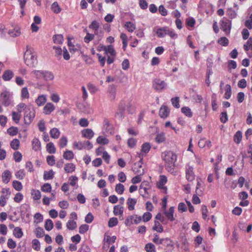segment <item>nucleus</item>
<instances>
[{
  "mask_svg": "<svg viewBox=\"0 0 252 252\" xmlns=\"http://www.w3.org/2000/svg\"><path fill=\"white\" fill-rule=\"evenodd\" d=\"M144 174V170L143 169V171L141 173H140L139 175H137V176H135L133 178H132L131 180V182L133 184H136L137 183H140L141 181V176L142 175Z\"/></svg>",
  "mask_w": 252,
  "mask_h": 252,
  "instance_id": "54",
  "label": "nucleus"
},
{
  "mask_svg": "<svg viewBox=\"0 0 252 252\" xmlns=\"http://www.w3.org/2000/svg\"><path fill=\"white\" fill-rule=\"evenodd\" d=\"M36 236L37 238H41L44 235V231L43 229L40 227H38L35 230Z\"/></svg>",
  "mask_w": 252,
  "mask_h": 252,
  "instance_id": "59",
  "label": "nucleus"
},
{
  "mask_svg": "<svg viewBox=\"0 0 252 252\" xmlns=\"http://www.w3.org/2000/svg\"><path fill=\"white\" fill-rule=\"evenodd\" d=\"M227 13L229 17L231 19L235 18L237 15V11L232 8H228L227 11Z\"/></svg>",
  "mask_w": 252,
  "mask_h": 252,
  "instance_id": "45",
  "label": "nucleus"
},
{
  "mask_svg": "<svg viewBox=\"0 0 252 252\" xmlns=\"http://www.w3.org/2000/svg\"><path fill=\"white\" fill-rule=\"evenodd\" d=\"M24 59L25 64L31 67H35L37 64V60L34 49L29 45L24 53Z\"/></svg>",
  "mask_w": 252,
  "mask_h": 252,
  "instance_id": "2",
  "label": "nucleus"
},
{
  "mask_svg": "<svg viewBox=\"0 0 252 252\" xmlns=\"http://www.w3.org/2000/svg\"><path fill=\"white\" fill-rule=\"evenodd\" d=\"M41 189L45 192H50L52 190V186L49 183H45L41 187Z\"/></svg>",
  "mask_w": 252,
  "mask_h": 252,
  "instance_id": "52",
  "label": "nucleus"
},
{
  "mask_svg": "<svg viewBox=\"0 0 252 252\" xmlns=\"http://www.w3.org/2000/svg\"><path fill=\"white\" fill-rule=\"evenodd\" d=\"M153 229L159 233H161L163 231L162 226L160 222L157 220L154 221V226L153 227Z\"/></svg>",
  "mask_w": 252,
  "mask_h": 252,
  "instance_id": "31",
  "label": "nucleus"
},
{
  "mask_svg": "<svg viewBox=\"0 0 252 252\" xmlns=\"http://www.w3.org/2000/svg\"><path fill=\"white\" fill-rule=\"evenodd\" d=\"M45 228L47 231H50L52 229L53 227V222L50 219L46 220L44 225Z\"/></svg>",
  "mask_w": 252,
  "mask_h": 252,
  "instance_id": "48",
  "label": "nucleus"
},
{
  "mask_svg": "<svg viewBox=\"0 0 252 252\" xmlns=\"http://www.w3.org/2000/svg\"><path fill=\"white\" fill-rule=\"evenodd\" d=\"M7 133L11 136H15L18 133V128L16 127L11 126L7 130Z\"/></svg>",
  "mask_w": 252,
  "mask_h": 252,
  "instance_id": "61",
  "label": "nucleus"
},
{
  "mask_svg": "<svg viewBox=\"0 0 252 252\" xmlns=\"http://www.w3.org/2000/svg\"><path fill=\"white\" fill-rule=\"evenodd\" d=\"M32 149L37 151L41 149V143L39 140L37 138H34L32 141Z\"/></svg>",
  "mask_w": 252,
  "mask_h": 252,
  "instance_id": "20",
  "label": "nucleus"
},
{
  "mask_svg": "<svg viewBox=\"0 0 252 252\" xmlns=\"http://www.w3.org/2000/svg\"><path fill=\"white\" fill-rule=\"evenodd\" d=\"M134 215L128 216L125 220V224L126 226H129L133 224Z\"/></svg>",
  "mask_w": 252,
  "mask_h": 252,
  "instance_id": "44",
  "label": "nucleus"
},
{
  "mask_svg": "<svg viewBox=\"0 0 252 252\" xmlns=\"http://www.w3.org/2000/svg\"><path fill=\"white\" fill-rule=\"evenodd\" d=\"M125 190L124 186L121 184H117L115 187V190L119 194H122Z\"/></svg>",
  "mask_w": 252,
  "mask_h": 252,
  "instance_id": "50",
  "label": "nucleus"
},
{
  "mask_svg": "<svg viewBox=\"0 0 252 252\" xmlns=\"http://www.w3.org/2000/svg\"><path fill=\"white\" fill-rule=\"evenodd\" d=\"M12 186L14 189L17 191H20L23 188L21 182L16 180L13 181Z\"/></svg>",
  "mask_w": 252,
  "mask_h": 252,
  "instance_id": "47",
  "label": "nucleus"
},
{
  "mask_svg": "<svg viewBox=\"0 0 252 252\" xmlns=\"http://www.w3.org/2000/svg\"><path fill=\"white\" fill-rule=\"evenodd\" d=\"M31 195L34 200H38L41 198V195L40 191L38 189H32L31 190Z\"/></svg>",
  "mask_w": 252,
  "mask_h": 252,
  "instance_id": "24",
  "label": "nucleus"
},
{
  "mask_svg": "<svg viewBox=\"0 0 252 252\" xmlns=\"http://www.w3.org/2000/svg\"><path fill=\"white\" fill-rule=\"evenodd\" d=\"M181 112L185 114V116L189 118L192 117L193 114L191 109L188 106H184L181 108Z\"/></svg>",
  "mask_w": 252,
  "mask_h": 252,
  "instance_id": "27",
  "label": "nucleus"
},
{
  "mask_svg": "<svg viewBox=\"0 0 252 252\" xmlns=\"http://www.w3.org/2000/svg\"><path fill=\"white\" fill-rule=\"evenodd\" d=\"M94 34L87 32L84 38V41L85 43H89L91 41L94 39Z\"/></svg>",
  "mask_w": 252,
  "mask_h": 252,
  "instance_id": "60",
  "label": "nucleus"
},
{
  "mask_svg": "<svg viewBox=\"0 0 252 252\" xmlns=\"http://www.w3.org/2000/svg\"><path fill=\"white\" fill-rule=\"evenodd\" d=\"M151 148V146L150 143L148 142H145L142 145L141 151L142 153H144L145 155H146L149 152Z\"/></svg>",
  "mask_w": 252,
  "mask_h": 252,
  "instance_id": "33",
  "label": "nucleus"
},
{
  "mask_svg": "<svg viewBox=\"0 0 252 252\" xmlns=\"http://www.w3.org/2000/svg\"><path fill=\"white\" fill-rule=\"evenodd\" d=\"M47 151L49 154H54L56 152V148L53 143L49 142L46 145Z\"/></svg>",
  "mask_w": 252,
  "mask_h": 252,
  "instance_id": "37",
  "label": "nucleus"
},
{
  "mask_svg": "<svg viewBox=\"0 0 252 252\" xmlns=\"http://www.w3.org/2000/svg\"><path fill=\"white\" fill-rule=\"evenodd\" d=\"M225 91L224 98L228 99L231 96V87L229 84H227L225 86Z\"/></svg>",
  "mask_w": 252,
  "mask_h": 252,
  "instance_id": "36",
  "label": "nucleus"
},
{
  "mask_svg": "<svg viewBox=\"0 0 252 252\" xmlns=\"http://www.w3.org/2000/svg\"><path fill=\"white\" fill-rule=\"evenodd\" d=\"M152 215L149 212H146L144 213L142 218V220L144 222H147L149 221L152 218Z\"/></svg>",
  "mask_w": 252,
  "mask_h": 252,
  "instance_id": "58",
  "label": "nucleus"
},
{
  "mask_svg": "<svg viewBox=\"0 0 252 252\" xmlns=\"http://www.w3.org/2000/svg\"><path fill=\"white\" fill-rule=\"evenodd\" d=\"M30 94L27 87H24L21 90V97L22 99H26L29 98Z\"/></svg>",
  "mask_w": 252,
  "mask_h": 252,
  "instance_id": "46",
  "label": "nucleus"
},
{
  "mask_svg": "<svg viewBox=\"0 0 252 252\" xmlns=\"http://www.w3.org/2000/svg\"><path fill=\"white\" fill-rule=\"evenodd\" d=\"M155 140L158 144L164 142L165 140V134L163 132L158 133L156 137Z\"/></svg>",
  "mask_w": 252,
  "mask_h": 252,
  "instance_id": "32",
  "label": "nucleus"
},
{
  "mask_svg": "<svg viewBox=\"0 0 252 252\" xmlns=\"http://www.w3.org/2000/svg\"><path fill=\"white\" fill-rule=\"evenodd\" d=\"M161 158L164 162L165 169L168 172L173 173L177 158L176 154L170 150L165 151L161 153Z\"/></svg>",
  "mask_w": 252,
  "mask_h": 252,
  "instance_id": "1",
  "label": "nucleus"
},
{
  "mask_svg": "<svg viewBox=\"0 0 252 252\" xmlns=\"http://www.w3.org/2000/svg\"><path fill=\"white\" fill-rule=\"evenodd\" d=\"M13 234L16 238H21L23 236V232L20 227H16L14 228Z\"/></svg>",
  "mask_w": 252,
  "mask_h": 252,
  "instance_id": "26",
  "label": "nucleus"
},
{
  "mask_svg": "<svg viewBox=\"0 0 252 252\" xmlns=\"http://www.w3.org/2000/svg\"><path fill=\"white\" fill-rule=\"evenodd\" d=\"M125 29L130 32H133L136 29L135 25L130 22H126L125 24Z\"/></svg>",
  "mask_w": 252,
  "mask_h": 252,
  "instance_id": "23",
  "label": "nucleus"
},
{
  "mask_svg": "<svg viewBox=\"0 0 252 252\" xmlns=\"http://www.w3.org/2000/svg\"><path fill=\"white\" fill-rule=\"evenodd\" d=\"M53 40L54 43L62 44L63 41V37L62 34H56L53 36Z\"/></svg>",
  "mask_w": 252,
  "mask_h": 252,
  "instance_id": "29",
  "label": "nucleus"
},
{
  "mask_svg": "<svg viewBox=\"0 0 252 252\" xmlns=\"http://www.w3.org/2000/svg\"><path fill=\"white\" fill-rule=\"evenodd\" d=\"M105 52L106 53H109L112 57H115L116 55V53L114 47L112 45H108L107 47L106 46V49L105 50Z\"/></svg>",
  "mask_w": 252,
  "mask_h": 252,
  "instance_id": "49",
  "label": "nucleus"
},
{
  "mask_svg": "<svg viewBox=\"0 0 252 252\" xmlns=\"http://www.w3.org/2000/svg\"><path fill=\"white\" fill-rule=\"evenodd\" d=\"M74 154L72 151L66 150L63 154V158L66 160H71L74 158Z\"/></svg>",
  "mask_w": 252,
  "mask_h": 252,
  "instance_id": "35",
  "label": "nucleus"
},
{
  "mask_svg": "<svg viewBox=\"0 0 252 252\" xmlns=\"http://www.w3.org/2000/svg\"><path fill=\"white\" fill-rule=\"evenodd\" d=\"M12 177L11 172L8 170H5L2 174V182L4 184H7L10 180Z\"/></svg>",
  "mask_w": 252,
  "mask_h": 252,
  "instance_id": "18",
  "label": "nucleus"
},
{
  "mask_svg": "<svg viewBox=\"0 0 252 252\" xmlns=\"http://www.w3.org/2000/svg\"><path fill=\"white\" fill-rule=\"evenodd\" d=\"M124 213V207L120 205H116L114 207L113 213L114 215H120L122 216Z\"/></svg>",
  "mask_w": 252,
  "mask_h": 252,
  "instance_id": "21",
  "label": "nucleus"
},
{
  "mask_svg": "<svg viewBox=\"0 0 252 252\" xmlns=\"http://www.w3.org/2000/svg\"><path fill=\"white\" fill-rule=\"evenodd\" d=\"M186 177L189 182L192 181L195 178V175L193 172V168L192 166H189L186 168Z\"/></svg>",
  "mask_w": 252,
  "mask_h": 252,
  "instance_id": "12",
  "label": "nucleus"
},
{
  "mask_svg": "<svg viewBox=\"0 0 252 252\" xmlns=\"http://www.w3.org/2000/svg\"><path fill=\"white\" fill-rule=\"evenodd\" d=\"M32 73L38 79H44L45 81H51L54 78L53 73L47 70H33Z\"/></svg>",
  "mask_w": 252,
  "mask_h": 252,
  "instance_id": "3",
  "label": "nucleus"
},
{
  "mask_svg": "<svg viewBox=\"0 0 252 252\" xmlns=\"http://www.w3.org/2000/svg\"><path fill=\"white\" fill-rule=\"evenodd\" d=\"M118 223V220L117 218L113 217L109 219L108 223V226L109 227H113L116 226Z\"/></svg>",
  "mask_w": 252,
  "mask_h": 252,
  "instance_id": "53",
  "label": "nucleus"
},
{
  "mask_svg": "<svg viewBox=\"0 0 252 252\" xmlns=\"http://www.w3.org/2000/svg\"><path fill=\"white\" fill-rule=\"evenodd\" d=\"M126 110L125 104L124 102H121L119 104L117 110L115 113V117L122 120L124 117Z\"/></svg>",
  "mask_w": 252,
  "mask_h": 252,
  "instance_id": "9",
  "label": "nucleus"
},
{
  "mask_svg": "<svg viewBox=\"0 0 252 252\" xmlns=\"http://www.w3.org/2000/svg\"><path fill=\"white\" fill-rule=\"evenodd\" d=\"M96 142L101 145H106L109 143V140L106 137L99 136L96 139Z\"/></svg>",
  "mask_w": 252,
  "mask_h": 252,
  "instance_id": "41",
  "label": "nucleus"
},
{
  "mask_svg": "<svg viewBox=\"0 0 252 252\" xmlns=\"http://www.w3.org/2000/svg\"><path fill=\"white\" fill-rule=\"evenodd\" d=\"M73 146L79 150H82L85 149L91 150L93 148V145L89 141H84L74 142L73 143Z\"/></svg>",
  "mask_w": 252,
  "mask_h": 252,
  "instance_id": "6",
  "label": "nucleus"
},
{
  "mask_svg": "<svg viewBox=\"0 0 252 252\" xmlns=\"http://www.w3.org/2000/svg\"><path fill=\"white\" fill-rule=\"evenodd\" d=\"M55 110L54 105L51 103H47L43 109V112L45 115L50 114Z\"/></svg>",
  "mask_w": 252,
  "mask_h": 252,
  "instance_id": "15",
  "label": "nucleus"
},
{
  "mask_svg": "<svg viewBox=\"0 0 252 252\" xmlns=\"http://www.w3.org/2000/svg\"><path fill=\"white\" fill-rule=\"evenodd\" d=\"M174 210L175 207L172 206L169 208L168 210L165 209L163 211V213L166 216L167 219L170 221H173L175 220V218L174 217Z\"/></svg>",
  "mask_w": 252,
  "mask_h": 252,
  "instance_id": "11",
  "label": "nucleus"
},
{
  "mask_svg": "<svg viewBox=\"0 0 252 252\" xmlns=\"http://www.w3.org/2000/svg\"><path fill=\"white\" fill-rule=\"evenodd\" d=\"M0 98L2 105L5 107L9 106L12 102L10 96V93L7 91L1 93Z\"/></svg>",
  "mask_w": 252,
  "mask_h": 252,
  "instance_id": "7",
  "label": "nucleus"
},
{
  "mask_svg": "<svg viewBox=\"0 0 252 252\" xmlns=\"http://www.w3.org/2000/svg\"><path fill=\"white\" fill-rule=\"evenodd\" d=\"M8 34L11 37H17L20 35L21 32L19 30H9L8 32Z\"/></svg>",
  "mask_w": 252,
  "mask_h": 252,
  "instance_id": "57",
  "label": "nucleus"
},
{
  "mask_svg": "<svg viewBox=\"0 0 252 252\" xmlns=\"http://www.w3.org/2000/svg\"><path fill=\"white\" fill-rule=\"evenodd\" d=\"M15 175L17 179L22 180L25 176V171L23 169H20L15 173Z\"/></svg>",
  "mask_w": 252,
  "mask_h": 252,
  "instance_id": "55",
  "label": "nucleus"
},
{
  "mask_svg": "<svg viewBox=\"0 0 252 252\" xmlns=\"http://www.w3.org/2000/svg\"><path fill=\"white\" fill-rule=\"evenodd\" d=\"M82 135L83 137L91 139L94 136V132L91 128H86L82 130Z\"/></svg>",
  "mask_w": 252,
  "mask_h": 252,
  "instance_id": "16",
  "label": "nucleus"
},
{
  "mask_svg": "<svg viewBox=\"0 0 252 252\" xmlns=\"http://www.w3.org/2000/svg\"><path fill=\"white\" fill-rule=\"evenodd\" d=\"M51 137L52 138L58 139L60 135V131L57 128H53L50 131Z\"/></svg>",
  "mask_w": 252,
  "mask_h": 252,
  "instance_id": "28",
  "label": "nucleus"
},
{
  "mask_svg": "<svg viewBox=\"0 0 252 252\" xmlns=\"http://www.w3.org/2000/svg\"><path fill=\"white\" fill-rule=\"evenodd\" d=\"M242 133L240 130L237 131L234 136V141L236 144H239L242 140Z\"/></svg>",
  "mask_w": 252,
  "mask_h": 252,
  "instance_id": "38",
  "label": "nucleus"
},
{
  "mask_svg": "<svg viewBox=\"0 0 252 252\" xmlns=\"http://www.w3.org/2000/svg\"><path fill=\"white\" fill-rule=\"evenodd\" d=\"M218 43L222 46H226L228 45V39L225 37H221L218 40Z\"/></svg>",
  "mask_w": 252,
  "mask_h": 252,
  "instance_id": "51",
  "label": "nucleus"
},
{
  "mask_svg": "<svg viewBox=\"0 0 252 252\" xmlns=\"http://www.w3.org/2000/svg\"><path fill=\"white\" fill-rule=\"evenodd\" d=\"M77 227L76 221L73 220H69L66 223V227L68 229L73 230Z\"/></svg>",
  "mask_w": 252,
  "mask_h": 252,
  "instance_id": "40",
  "label": "nucleus"
},
{
  "mask_svg": "<svg viewBox=\"0 0 252 252\" xmlns=\"http://www.w3.org/2000/svg\"><path fill=\"white\" fill-rule=\"evenodd\" d=\"M34 222L36 223H40L43 221V216L39 213H36L34 215Z\"/></svg>",
  "mask_w": 252,
  "mask_h": 252,
  "instance_id": "62",
  "label": "nucleus"
},
{
  "mask_svg": "<svg viewBox=\"0 0 252 252\" xmlns=\"http://www.w3.org/2000/svg\"><path fill=\"white\" fill-rule=\"evenodd\" d=\"M157 29L156 31L157 35L159 38H163L167 35V27H164L162 28L155 27L154 31Z\"/></svg>",
  "mask_w": 252,
  "mask_h": 252,
  "instance_id": "13",
  "label": "nucleus"
},
{
  "mask_svg": "<svg viewBox=\"0 0 252 252\" xmlns=\"http://www.w3.org/2000/svg\"><path fill=\"white\" fill-rule=\"evenodd\" d=\"M47 101V96L46 95L41 94L38 96L35 99V103L38 106H43Z\"/></svg>",
  "mask_w": 252,
  "mask_h": 252,
  "instance_id": "19",
  "label": "nucleus"
},
{
  "mask_svg": "<svg viewBox=\"0 0 252 252\" xmlns=\"http://www.w3.org/2000/svg\"><path fill=\"white\" fill-rule=\"evenodd\" d=\"M100 27V24L96 20H94L92 22L91 24L89 25V28L90 29L94 31V30Z\"/></svg>",
  "mask_w": 252,
  "mask_h": 252,
  "instance_id": "64",
  "label": "nucleus"
},
{
  "mask_svg": "<svg viewBox=\"0 0 252 252\" xmlns=\"http://www.w3.org/2000/svg\"><path fill=\"white\" fill-rule=\"evenodd\" d=\"M67 138L65 136H62L59 141V146L60 148L65 147L67 144Z\"/></svg>",
  "mask_w": 252,
  "mask_h": 252,
  "instance_id": "56",
  "label": "nucleus"
},
{
  "mask_svg": "<svg viewBox=\"0 0 252 252\" xmlns=\"http://www.w3.org/2000/svg\"><path fill=\"white\" fill-rule=\"evenodd\" d=\"M167 182V178L165 175H160L159 180L157 183V187L158 189H163L165 193H167V187L164 186Z\"/></svg>",
  "mask_w": 252,
  "mask_h": 252,
  "instance_id": "8",
  "label": "nucleus"
},
{
  "mask_svg": "<svg viewBox=\"0 0 252 252\" xmlns=\"http://www.w3.org/2000/svg\"><path fill=\"white\" fill-rule=\"evenodd\" d=\"M231 28V22L226 20L221 21L220 28L225 32L226 34H229Z\"/></svg>",
  "mask_w": 252,
  "mask_h": 252,
  "instance_id": "10",
  "label": "nucleus"
},
{
  "mask_svg": "<svg viewBox=\"0 0 252 252\" xmlns=\"http://www.w3.org/2000/svg\"><path fill=\"white\" fill-rule=\"evenodd\" d=\"M52 10L56 14H58L61 11V8L60 7L57 2H54L51 5Z\"/></svg>",
  "mask_w": 252,
  "mask_h": 252,
  "instance_id": "42",
  "label": "nucleus"
},
{
  "mask_svg": "<svg viewBox=\"0 0 252 252\" xmlns=\"http://www.w3.org/2000/svg\"><path fill=\"white\" fill-rule=\"evenodd\" d=\"M137 200L136 199L128 198L127 201L128 205V209L129 211H132L134 209V206L136 204Z\"/></svg>",
  "mask_w": 252,
  "mask_h": 252,
  "instance_id": "22",
  "label": "nucleus"
},
{
  "mask_svg": "<svg viewBox=\"0 0 252 252\" xmlns=\"http://www.w3.org/2000/svg\"><path fill=\"white\" fill-rule=\"evenodd\" d=\"M64 169L67 173H72L75 169V165L72 163H67L65 165Z\"/></svg>",
  "mask_w": 252,
  "mask_h": 252,
  "instance_id": "30",
  "label": "nucleus"
},
{
  "mask_svg": "<svg viewBox=\"0 0 252 252\" xmlns=\"http://www.w3.org/2000/svg\"><path fill=\"white\" fill-rule=\"evenodd\" d=\"M109 97L111 100H113L116 97V88L115 85H112L109 87Z\"/></svg>",
  "mask_w": 252,
  "mask_h": 252,
  "instance_id": "34",
  "label": "nucleus"
},
{
  "mask_svg": "<svg viewBox=\"0 0 252 252\" xmlns=\"http://www.w3.org/2000/svg\"><path fill=\"white\" fill-rule=\"evenodd\" d=\"M54 174L55 172L52 169L49 171H44L43 179L45 181L52 179L54 178Z\"/></svg>",
  "mask_w": 252,
  "mask_h": 252,
  "instance_id": "25",
  "label": "nucleus"
},
{
  "mask_svg": "<svg viewBox=\"0 0 252 252\" xmlns=\"http://www.w3.org/2000/svg\"><path fill=\"white\" fill-rule=\"evenodd\" d=\"M145 249L147 252H157L155 245L151 243L147 244L145 245Z\"/></svg>",
  "mask_w": 252,
  "mask_h": 252,
  "instance_id": "43",
  "label": "nucleus"
},
{
  "mask_svg": "<svg viewBox=\"0 0 252 252\" xmlns=\"http://www.w3.org/2000/svg\"><path fill=\"white\" fill-rule=\"evenodd\" d=\"M170 113V109L165 105H162L159 109V116L163 119L166 118Z\"/></svg>",
  "mask_w": 252,
  "mask_h": 252,
  "instance_id": "14",
  "label": "nucleus"
},
{
  "mask_svg": "<svg viewBox=\"0 0 252 252\" xmlns=\"http://www.w3.org/2000/svg\"><path fill=\"white\" fill-rule=\"evenodd\" d=\"M32 248L38 251L40 250V244L38 240L37 239H33L32 241Z\"/></svg>",
  "mask_w": 252,
  "mask_h": 252,
  "instance_id": "63",
  "label": "nucleus"
},
{
  "mask_svg": "<svg viewBox=\"0 0 252 252\" xmlns=\"http://www.w3.org/2000/svg\"><path fill=\"white\" fill-rule=\"evenodd\" d=\"M35 110L33 106H28L25 110L24 123L26 125H30L35 117Z\"/></svg>",
  "mask_w": 252,
  "mask_h": 252,
  "instance_id": "4",
  "label": "nucleus"
},
{
  "mask_svg": "<svg viewBox=\"0 0 252 252\" xmlns=\"http://www.w3.org/2000/svg\"><path fill=\"white\" fill-rule=\"evenodd\" d=\"M167 83L163 80L159 78H156L153 80V87L158 92H161L167 87Z\"/></svg>",
  "mask_w": 252,
  "mask_h": 252,
  "instance_id": "5",
  "label": "nucleus"
},
{
  "mask_svg": "<svg viewBox=\"0 0 252 252\" xmlns=\"http://www.w3.org/2000/svg\"><path fill=\"white\" fill-rule=\"evenodd\" d=\"M10 146L14 150H18L20 146V141L18 139H14L10 142Z\"/></svg>",
  "mask_w": 252,
  "mask_h": 252,
  "instance_id": "39",
  "label": "nucleus"
},
{
  "mask_svg": "<svg viewBox=\"0 0 252 252\" xmlns=\"http://www.w3.org/2000/svg\"><path fill=\"white\" fill-rule=\"evenodd\" d=\"M14 75L12 70L8 69L4 71L2 78L5 81H9L14 77Z\"/></svg>",
  "mask_w": 252,
  "mask_h": 252,
  "instance_id": "17",
  "label": "nucleus"
}]
</instances>
